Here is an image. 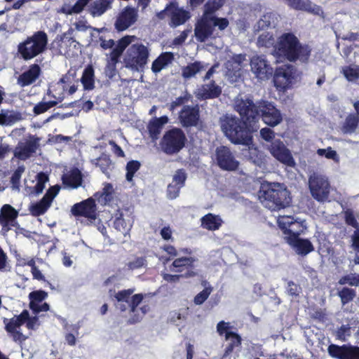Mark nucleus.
Instances as JSON below:
<instances>
[{
	"label": "nucleus",
	"instance_id": "b1692460",
	"mask_svg": "<svg viewBox=\"0 0 359 359\" xmlns=\"http://www.w3.org/2000/svg\"><path fill=\"white\" fill-rule=\"evenodd\" d=\"M32 140H27L25 143L20 142L14 149V156L19 160L26 161L29 158L39 146L40 139L32 136Z\"/></svg>",
	"mask_w": 359,
	"mask_h": 359
},
{
	"label": "nucleus",
	"instance_id": "e433bc0d",
	"mask_svg": "<svg viewBox=\"0 0 359 359\" xmlns=\"http://www.w3.org/2000/svg\"><path fill=\"white\" fill-rule=\"evenodd\" d=\"M114 189L110 183H106L101 191L94 194L93 197L95 201L103 205L109 203L113 199Z\"/></svg>",
	"mask_w": 359,
	"mask_h": 359
},
{
	"label": "nucleus",
	"instance_id": "69168bd1",
	"mask_svg": "<svg viewBox=\"0 0 359 359\" xmlns=\"http://www.w3.org/2000/svg\"><path fill=\"white\" fill-rule=\"evenodd\" d=\"M37 315L38 314H35L34 316L32 317L29 315V319L27 320V323L26 325V327L28 330H36L40 325L39 318Z\"/></svg>",
	"mask_w": 359,
	"mask_h": 359
},
{
	"label": "nucleus",
	"instance_id": "79ce46f5",
	"mask_svg": "<svg viewBox=\"0 0 359 359\" xmlns=\"http://www.w3.org/2000/svg\"><path fill=\"white\" fill-rule=\"evenodd\" d=\"M95 165L100 168L104 174L107 177H109V170H111L113 168V163L109 155L105 153H102L96 159Z\"/></svg>",
	"mask_w": 359,
	"mask_h": 359
},
{
	"label": "nucleus",
	"instance_id": "58836bf2",
	"mask_svg": "<svg viewBox=\"0 0 359 359\" xmlns=\"http://www.w3.org/2000/svg\"><path fill=\"white\" fill-rule=\"evenodd\" d=\"M222 223L219 216L208 213L201 218V226L208 230L215 231L219 229Z\"/></svg>",
	"mask_w": 359,
	"mask_h": 359
},
{
	"label": "nucleus",
	"instance_id": "6ab92c4d",
	"mask_svg": "<svg viewBox=\"0 0 359 359\" xmlns=\"http://www.w3.org/2000/svg\"><path fill=\"white\" fill-rule=\"evenodd\" d=\"M269 150L272 156L287 166L294 167L295 161L290 151L280 140L271 142Z\"/></svg>",
	"mask_w": 359,
	"mask_h": 359
},
{
	"label": "nucleus",
	"instance_id": "6e6d98bb",
	"mask_svg": "<svg viewBox=\"0 0 359 359\" xmlns=\"http://www.w3.org/2000/svg\"><path fill=\"white\" fill-rule=\"evenodd\" d=\"M344 219L347 225L351 226L356 229H359V224L351 210L348 209L345 211Z\"/></svg>",
	"mask_w": 359,
	"mask_h": 359
},
{
	"label": "nucleus",
	"instance_id": "39448f33",
	"mask_svg": "<svg viewBox=\"0 0 359 359\" xmlns=\"http://www.w3.org/2000/svg\"><path fill=\"white\" fill-rule=\"evenodd\" d=\"M229 25V21L226 18L208 17L202 15L201 19L195 24L194 35L199 42H205L210 38L214 33L215 28L224 31Z\"/></svg>",
	"mask_w": 359,
	"mask_h": 359
},
{
	"label": "nucleus",
	"instance_id": "9d476101",
	"mask_svg": "<svg viewBox=\"0 0 359 359\" xmlns=\"http://www.w3.org/2000/svg\"><path fill=\"white\" fill-rule=\"evenodd\" d=\"M28 319L29 311L26 309H24L19 315H15L11 319L4 318V329L13 341L22 343L27 339V337L18 329L22 325H27Z\"/></svg>",
	"mask_w": 359,
	"mask_h": 359
},
{
	"label": "nucleus",
	"instance_id": "09e8293b",
	"mask_svg": "<svg viewBox=\"0 0 359 359\" xmlns=\"http://www.w3.org/2000/svg\"><path fill=\"white\" fill-rule=\"evenodd\" d=\"M274 38L269 32L262 33L257 39V46L259 47L270 48L273 46Z\"/></svg>",
	"mask_w": 359,
	"mask_h": 359
},
{
	"label": "nucleus",
	"instance_id": "49530a36",
	"mask_svg": "<svg viewBox=\"0 0 359 359\" xmlns=\"http://www.w3.org/2000/svg\"><path fill=\"white\" fill-rule=\"evenodd\" d=\"M141 163L138 161L131 160L126 164V178L127 181L131 182L135 172L140 168Z\"/></svg>",
	"mask_w": 359,
	"mask_h": 359
},
{
	"label": "nucleus",
	"instance_id": "4be33fe9",
	"mask_svg": "<svg viewBox=\"0 0 359 359\" xmlns=\"http://www.w3.org/2000/svg\"><path fill=\"white\" fill-rule=\"evenodd\" d=\"M137 20V11L131 6L125 7L118 14L115 23V29L118 32L127 29Z\"/></svg>",
	"mask_w": 359,
	"mask_h": 359
},
{
	"label": "nucleus",
	"instance_id": "c03bdc74",
	"mask_svg": "<svg viewBox=\"0 0 359 359\" xmlns=\"http://www.w3.org/2000/svg\"><path fill=\"white\" fill-rule=\"evenodd\" d=\"M337 295L340 298L341 304L344 306L354 299L356 292L354 289L344 287L338 291Z\"/></svg>",
	"mask_w": 359,
	"mask_h": 359
},
{
	"label": "nucleus",
	"instance_id": "c85d7f7f",
	"mask_svg": "<svg viewBox=\"0 0 359 359\" xmlns=\"http://www.w3.org/2000/svg\"><path fill=\"white\" fill-rule=\"evenodd\" d=\"M62 184L71 189H77L82 185L83 175L76 168H72L62 177Z\"/></svg>",
	"mask_w": 359,
	"mask_h": 359
},
{
	"label": "nucleus",
	"instance_id": "7c9ffc66",
	"mask_svg": "<svg viewBox=\"0 0 359 359\" xmlns=\"http://www.w3.org/2000/svg\"><path fill=\"white\" fill-rule=\"evenodd\" d=\"M290 246L295 249L298 255L306 256L314 250L312 243L306 238L299 237L287 242Z\"/></svg>",
	"mask_w": 359,
	"mask_h": 359
},
{
	"label": "nucleus",
	"instance_id": "4468645a",
	"mask_svg": "<svg viewBox=\"0 0 359 359\" xmlns=\"http://www.w3.org/2000/svg\"><path fill=\"white\" fill-rule=\"evenodd\" d=\"M71 212L74 217H84L90 222H94L98 217L95 199L90 197L75 203L71 208Z\"/></svg>",
	"mask_w": 359,
	"mask_h": 359
},
{
	"label": "nucleus",
	"instance_id": "f257e3e1",
	"mask_svg": "<svg viewBox=\"0 0 359 359\" xmlns=\"http://www.w3.org/2000/svg\"><path fill=\"white\" fill-rule=\"evenodd\" d=\"M274 55L290 62L299 61L302 64L309 62L312 48L307 43L300 42L292 32L282 34L273 46Z\"/></svg>",
	"mask_w": 359,
	"mask_h": 359
},
{
	"label": "nucleus",
	"instance_id": "338daca9",
	"mask_svg": "<svg viewBox=\"0 0 359 359\" xmlns=\"http://www.w3.org/2000/svg\"><path fill=\"white\" fill-rule=\"evenodd\" d=\"M260 135L263 140L269 142L274 138L275 133L271 128H264L260 130Z\"/></svg>",
	"mask_w": 359,
	"mask_h": 359
},
{
	"label": "nucleus",
	"instance_id": "052dcab7",
	"mask_svg": "<svg viewBox=\"0 0 359 359\" xmlns=\"http://www.w3.org/2000/svg\"><path fill=\"white\" fill-rule=\"evenodd\" d=\"M143 298L144 297L142 294H135L132 296L130 300H129L130 312L135 313L136 311L137 306L142 302Z\"/></svg>",
	"mask_w": 359,
	"mask_h": 359
},
{
	"label": "nucleus",
	"instance_id": "20e7f679",
	"mask_svg": "<svg viewBox=\"0 0 359 359\" xmlns=\"http://www.w3.org/2000/svg\"><path fill=\"white\" fill-rule=\"evenodd\" d=\"M48 43L47 34L44 31H36L19 43L18 54L25 61L32 60L47 50Z\"/></svg>",
	"mask_w": 359,
	"mask_h": 359
},
{
	"label": "nucleus",
	"instance_id": "e2e57ef3",
	"mask_svg": "<svg viewBox=\"0 0 359 359\" xmlns=\"http://www.w3.org/2000/svg\"><path fill=\"white\" fill-rule=\"evenodd\" d=\"M211 290L208 288H205L198 294H197L194 297V303L197 305L202 304L209 297L210 294Z\"/></svg>",
	"mask_w": 359,
	"mask_h": 359
},
{
	"label": "nucleus",
	"instance_id": "37998d69",
	"mask_svg": "<svg viewBox=\"0 0 359 359\" xmlns=\"http://www.w3.org/2000/svg\"><path fill=\"white\" fill-rule=\"evenodd\" d=\"M114 228L121 232L123 234L126 235L131 228V224L127 223L123 217V213L120 211V210H117L116 213V218L114 221Z\"/></svg>",
	"mask_w": 359,
	"mask_h": 359
},
{
	"label": "nucleus",
	"instance_id": "774afa93",
	"mask_svg": "<svg viewBox=\"0 0 359 359\" xmlns=\"http://www.w3.org/2000/svg\"><path fill=\"white\" fill-rule=\"evenodd\" d=\"M287 291L291 296L297 297L299 294L301 287L293 281H289L287 284Z\"/></svg>",
	"mask_w": 359,
	"mask_h": 359
},
{
	"label": "nucleus",
	"instance_id": "5701e85b",
	"mask_svg": "<svg viewBox=\"0 0 359 359\" xmlns=\"http://www.w3.org/2000/svg\"><path fill=\"white\" fill-rule=\"evenodd\" d=\"M179 119L184 128L196 126L200 121V109L198 105L183 107L179 114Z\"/></svg>",
	"mask_w": 359,
	"mask_h": 359
},
{
	"label": "nucleus",
	"instance_id": "a18cd8bd",
	"mask_svg": "<svg viewBox=\"0 0 359 359\" xmlns=\"http://www.w3.org/2000/svg\"><path fill=\"white\" fill-rule=\"evenodd\" d=\"M25 170L24 165H19L12 174L10 182L13 190H20L21 177Z\"/></svg>",
	"mask_w": 359,
	"mask_h": 359
},
{
	"label": "nucleus",
	"instance_id": "f03ea898",
	"mask_svg": "<svg viewBox=\"0 0 359 359\" xmlns=\"http://www.w3.org/2000/svg\"><path fill=\"white\" fill-rule=\"evenodd\" d=\"M259 198L264 207L271 211L285 208L292 201L290 191L283 184L278 182L262 183Z\"/></svg>",
	"mask_w": 359,
	"mask_h": 359
},
{
	"label": "nucleus",
	"instance_id": "aec40b11",
	"mask_svg": "<svg viewBox=\"0 0 359 359\" xmlns=\"http://www.w3.org/2000/svg\"><path fill=\"white\" fill-rule=\"evenodd\" d=\"M19 212L10 204H4L0 210V225L2 230L9 231L12 227L19 226L17 219Z\"/></svg>",
	"mask_w": 359,
	"mask_h": 359
},
{
	"label": "nucleus",
	"instance_id": "1a4fd4ad",
	"mask_svg": "<svg viewBox=\"0 0 359 359\" xmlns=\"http://www.w3.org/2000/svg\"><path fill=\"white\" fill-rule=\"evenodd\" d=\"M309 188L311 196L318 202L324 203L329 198L331 185L325 176L313 173L309 177Z\"/></svg>",
	"mask_w": 359,
	"mask_h": 359
},
{
	"label": "nucleus",
	"instance_id": "2eb2a0df",
	"mask_svg": "<svg viewBox=\"0 0 359 359\" xmlns=\"http://www.w3.org/2000/svg\"><path fill=\"white\" fill-rule=\"evenodd\" d=\"M259 107V119L262 118L266 125L274 127L283 121L280 110L273 103L267 100H260Z\"/></svg>",
	"mask_w": 359,
	"mask_h": 359
},
{
	"label": "nucleus",
	"instance_id": "de8ad7c7",
	"mask_svg": "<svg viewBox=\"0 0 359 359\" xmlns=\"http://www.w3.org/2000/svg\"><path fill=\"white\" fill-rule=\"evenodd\" d=\"M338 283L341 285L348 284L351 286H359V274L350 273L343 276L339 278Z\"/></svg>",
	"mask_w": 359,
	"mask_h": 359
},
{
	"label": "nucleus",
	"instance_id": "412c9836",
	"mask_svg": "<svg viewBox=\"0 0 359 359\" xmlns=\"http://www.w3.org/2000/svg\"><path fill=\"white\" fill-rule=\"evenodd\" d=\"M196 259L193 257H182L175 259L170 269L176 273H181L184 278L194 277L196 275L194 271Z\"/></svg>",
	"mask_w": 359,
	"mask_h": 359
},
{
	"label": "nucleus",
	"instance_id": "a19ab883",
	"mask_svg": "<svg viewBox=\"0 0 359 359\" xmlns=\"http://www.w3.org/2000/svg\"><path fill=\"white\" fill-rule=\"evenodd\" d=\"M50 205L43 198L38 202L32 203L29 207L30 215L33 217H39L44 215Z\"/></svg>",
	"mask_w": 359,
	"mask_h": 359
},
{
	"label": "nucleus",
	"instance_id": "680f3d73",
	"mask_svg": "<svg viewBox=\"0 0 359 359\" xmlns=\"http://www.w3.org/2000/svg\"><path fill=\"white\" fill-rule=\"evenodd\" d=\"M231 329L230 323L224 320L219 321L217 325V332L220 336L224 335L226 337V333L233 332L230 330Z\"/></svg>",
	"mask_w": 359,
	"mask_h": 359
},
{
	"label": "nucleus",
	"instance_id": "f3484780",
	"mask_svg": "<svg viewBox=\"0 0 359 359\" xmlns=\"http://www.w3.org/2000/svg\"><path fill=\"white\" fill-rule=\"evenodd\" d=\"M327 352L335 359H359V346H357L332 344L328 346Z\"/></svg>",
	"mask_w": 359,
	"mask_h": 359
},
{
	"label": "nucleus",
	"instance_id": "c9c22d12",
	"mask_svg": "<svg viewBox=\"0 0 359 359\" xmlns=\"http://www.w3.org/2000/svg\"><path fill=\"white\" fill-rule=\"evenodd\" d=\"M226 0H207L203 4V15L208 17H217L215 13L225 5Z\"/></svg>",
	"mask_w": 359,
	"mask_h": 359
},
{
	"label": "nucleus",
	"instance_id": "7ed1b4c3",
	"mask_svg": "<svg viewBox=\"0 0 359 359\" xmlns=\"http://www.w3.org/2000/svg\"><path fill=\"white\" fill-rule=\"evenodd\" d=\"M222 130L234 144L250 145L252 142V133L255 131L240 118L225 114L219 120Z\"/></svg>",
	"mask_w": 359,
	"mask_h": 359
},
{
	"label": "nucleus",
	"instance_id": "bf43d9fd",
	"mask_svg": "<svg viewBox=\"0 0 359 359\" xmlns=\"http://www.w3.org/2000/svg\"><path fill=\"white\" fill-rule=\"evenodd\" d=\"M133 38L134 36H125L122 37L118 40L115 48L123 53L124 50L131 43Z\"/></svg>",
	"mask_w": 359,
	"mask_h": 359
},
{
	"label": "nucleus",
	"instance_id": "c756f323",
	"mask_svg": "<svg viewBox=\"0 0 359 359\" xmlns=\"http://www.w3.org/2000/svg\"><path fill=\"white\" fill-rule=\"evenodd\" d=\"M168 121L169 119L167 116H162L159 118H154L149 122L147 129L149 136L153 140L158 139L163 126L166 124Z\"/></svg>",
	"mask_w": 359,
	"mask_h": 359
},
{
	"label": "nucleus",
	"instance_id": "13d9d810",
	"mask_svg": "<svg viewBox=\"0 0 359 359\" xmlns=\"http://www.w3.org/2000/svg\"><path fill=\"white\" fill-rule=\"evenodd\" d=\"M181 189L182 187L173 183L169 184L167 187V197L170 200L175 199L179 196Z\"/></svg>",
	"mask_w": 359,
	"mask_h": 359
},
{
	"label": "nucleus",
	"instance_id": "bb28decb",
	"mask_svg": "<svg viewBox=\"0 0 359 359\" xmlns=\"http://www.w3.org/2000/svg\"><path fill=\"white\" fill-rule=\"evenodd\" d=\"M222 88L214 80L205 84L198 89L197 97L201 100H212L219 97L222 94Z\"/></svg>",
	"mask_w": 359,
	"mask_h": 359
},
{
	"label": "nucleus",
	"instance_id": "a878e982",
	"mask_svg": "<svg viewBox=\"0 0 359 359\" xmlns=\"http://www.w3.org/2000/svg\"><path fill=\"white\" fill-rule=\"evenodd\" d=\"M171 6L169 22L170 27L175 28L182 25L191 18V13L182 7H179L177 3L171 2Z\"/></svg>",
	"mask_w": 359,
	"mask_h": 359
},
{
	"label": "nucleus",
	"instance_id": "a211bd4d",
	"mask_svg": "<svg viewBox=\"0 0 359 359\" xmlns=\"http://www.w3.org/2000/svg\"><path fill=\"white\" fill-rule=\"evenodd\" d=\"M250 65L253 74L259 79H268L273 74V69L264 55H254Z\"/></svg>",
	"mask_w": 359,
	"mask_h": 359
},
{
	"label": "nucleus",
	"instance_id": "72a5a7b5",
	"mask_svg": "<svg viewBox=\"0 0 359 359\" xmlns=\"http://www.w3.org/2000/svg\"><path fill=\"white\" fill-rule=\"evenodd\" d=\"M174 59V55L171 52L162 53L156 60H154L151 65V70L154 73L156 74L160 72Z\"/></svg>",
	"mask_w": 359,
	"mask_h": 359
},
{
	"label": "nucleus",
	"instance_id": "6e6552de",
	"mask_svg": "<svg viewBox=\"0 0 359 359\" xmlns=\"http://www.w3.org/2000/svg\"><path fill=\"white\" fill-rule=\"evenodd\" d=\"M235 109L239 114L240 118L256 132L259 122V102L255 104L250 99L238 100L235 104Z\"/></svg>",
	"mask_w": 359,
	"mask_h": 359
},
{
	"label": "nucleus",
	"instance_id": "0eeeda50",
	"mask_svg": "<svg viewBox=\"0 0 359 359\" xmlns=\"http://www.w3.org/2000/svg\"><path fill=\"white\" fill-rule=\"evenodd\" d=\"M187 137L181 128H173L167 130L163 135L160 146L162 151L172 155L180 152L185 146Z\"/></svg>",
	"mask_w": 359,
	"mask_h": 359
},
{
	"label": "nucleus",
	"instance_id": "8fccbe9b",
	"mask_svg": "<svg viewBox=\"0 0 359 359\" xmlns=\"http://www.w3.org/2000/svg\"><path fill=\"white\" fill-rule=\"evenodd\" d=\"M187 178V175L185 170L183 168L177 169L172 177V183L182 188L185 185Z\"/></svg>",
	"mask_w": 359,
	"mask_h": 359
},
{
	"label": "nucleus",
	"instance_id": "5fc2aeb1",
	"mask_svg": "<svg viewBox=\"0 0 359 359\" xmlns=\"http://www.w3.org/2000/svg\"><path fill=\"white\" fill-rule=\"evenodd\" d=\"M60 189V187L59 185L52 186L46 191V193L42 198L51 205L53 199L59 193Z\"/></svg>",
	"mask_w": 359,
	"mask_h": 359
},
{
	"label": "nucleus",
	"instance_id": "603ef678",
	"mask_svg": "<svg viewBox=\"0 0 359 359\" xmlns=\"http://www.w3.org/2000/svg\"><path fill=\"white\" fill-rule=\"evenodd\" d=\"M133 292L134 289L122 290L115 294L114 298L118 302L129 303L130 296Z\"/></svg>",
	"mask_w": 359,
	"mask_h": 359
},
{
	"label": "nucleus",
	"instance_id": "ea45409f",
	"mask_svg": "<svg viewBox=\"0 0 359 359\" xmlns=\"http://www.w3.org/2000/svg\"><path fill=\"white\" fill-rule=\"evenodd\" d=\"M359 125V116L358 114H349L341 127L344 134H351L355 131Z\"/></svg>",
	"mask_w": 359,
	"mask_h": 359
},
{
	"label": "nucleus",
	"instance_id": "dca6fc26",
	"mask_svg": "<svg viewBox=\"0 0 359 359\" xmlns=\"http://www.w3.org/2000/svg\"><path fill=\"white\" fill-rule=\"evenodd\" d=\"M69 76L67 74L63 75L55 86L54 90H56L57 88H60V86L62 92L58 94L57 100H50L48 102L41 101L37 103L33 108V112L35 115L41 114L47 111H48L50 108L55 107L58 102H61L65 97L64 92L67 90V87L65 85L69 82Z\"/></svg>",
	"mask_w": 359,
	"mask_h": 359
},
{
	"label": "nucleus",
	"instance_id": "0e129e2a",
	"mask_svg": "<svg viewBox=\"0 0 359 359\" xmlns=\"http://www.w3.org/2000/svg\"><path fill=\"white\" fill-rule=\"evenodd\" d=\"M104 74L109 80H113L118 74L116 65L107 63L104 68Z\"/></svg>",
	"mask_w": 359,
	"mask_h": 359
},
{
	"label": "nucleus",
	"instance_id": "473e14b6",
	"mask_svg": "<svg viewBox=\"0 0 359 359\" xmlns=\"http://www.w3.org/2000/svg\"><path fill=\"white\" fill-rule=\"evenodd\" d=\"M225 339L228 341V344L224 348V358L230 355L236 348H240L242 344V338L236 332L226 333Z\"/></svg>",
	"mask_w": 359,
	"mask_h": 359
},
{
	"label": "nucleus",
	"instance_id": "f8f14e48",
	"mask_svg": "<svg viewBox=\"0 0 359 359\" xmlns=\"http://www.w3.org/2000/svg\"><path fill=\"white\" fill-rule=\"evenodd\" d=\"M278 224L286 242L294 239V237H299L304 229L303 222L298 221L292 216H280L278 219Z\"/></svg>",
	"mask_w": 359,
	"mask_h": 359
},
{
	"label": "nucleus",
	"instance_id": "2f4dec72",
	"mask_svg": "<svg viewBox=\"0 0 359 359\" xmlns=\"http://www.w3.org/2000/svg\"><path fill=\"white\" fill-rule=\"evenodd\" d=\"M208 66V64H205L201 61H195L189 63L187 66L182 68V76L184 79L188 80L195 76L198 73L205 70Z\"/></svg>",
	"mask_w": 359,
	"mask_h": 359
},
{
	"label": "nucleus",
	"instance_id": "864d4df0",
	"mask_svg": "<svg viewBox=\"0 0 359 359\" xmlns=\"http://www.w3.org/2000/svg\"><path fill=\"white\" fill-rule=\"evenodd\" d=\"M317 154L320 156H325L327 159H332L336 162L339 161V156L336 151L333 150L331 147L327 149H318Z\"/></svg>",
	"mask_w": 359,
	"mask_h": 359
},
{
	"label": "nucleus",
	"instance_id": "4d7b16f0",
	"mask_svg": "<svg viewBox=\"0 0 359 359\" xmlns=\"http://www.w3.org/2000/svg\"><path fill=\"white\" fill-rule=\"evenodd\" d=\"M147 265V260L144 257H136L133 261L127 264L129 270H135Z\"/></svg>",
	"mask_w": 359,
	"mask_h": 359
},
{
	"label": "nucleus",
	"instance_id": "cd10ccee",
	"mask_svg": "<svg viewBox=\"0 0 359 359\" xmlns=\"http://www.w3.org/2000/svg\"><path fill=\"white\" fill-rule=\"evenodd\" d=\"M41 68L39 65L33 64L26 72L21 74L18 79V83L21 87L32 84L39 76Z\"/></svg>",
	"mask_w": 359,
	"mask_h": 359
},
{
	"label": "nucleus",
	"instance_id": "ddd939ff",
	"mask_svg": "<svg viewBox=\"0 0 359 359\" xmlns=\"http://www.w3.org/2000/svg\"><path fill=\"white\" fill-rule=\"evenodd\" d=\"M215 161L217 165L222 170L235 171L239 167V162L236 160L231 149L226 146H219L215 149Z\"/></svg>",
	"mask_w": 359,
	"mask_h": 359
},
{
	"label": "nucleus",
	"instance_id": "423d86ee",
	"mask_svg": "<svg viewBox=\"0 0 359 359\" xmlns=\"http://www.w3.org/2000/svg\"><path fill=\"white\" fill-rule=\"evenodd\" d=\"M149 56V49L144 44H132L128 48L125 54L124 66L133 72H143L148 62Z\"/></svg>",
	"mask_w": 359,
	"mask_h": 359
},
{
	"label": "nucleus",
	"instance_id": "393cba45",
	"mask_svg": "<svg viewBox=\"0 0 359 359\" xmlns=\"http://www.w3.org/2000/svg\"><path fill=\"white\" fill-rule=\"evenodd\" d=\"M47 297L48 292L42 290H34L29 294V307L34 314H39L41 311H48L50 309V306L46 302L39 304Z\"/></svg>",
	"mask_w": 359,
	"mask_h": 359
},
{
	"label": "nucleus",
	"instance_id": "4c0bfd02",
	"mask_svg": "<svg viewBox=\"0 0 359 359\" xmlns=\"http://www.w3.org/2000/svg\"><path fill=\"white\" fill-rule=\"evenodd\" d=\"M81 82L84 90H91L95 88V72L92 65H88L83 70Z\"/></svg>",
	"mask_w": 359,
	"mask_h": 359
},
{
	"label": "nucleus",
	"instance_id": "9b49d317",
	"mask_svg": "<svg viewBox=\"0 0 359 359\" xmlns=\"http://www.w3.org/2000/svg\"><path fill=\"white\" fill-rule=\"evenodd\" d=\"M297 76V69L292 65L278 67L274 75V84L279 90L285 91L292 87Z\"/></svg>",
	"mask_w": 359,
	"mask_h": 359
},
{
	"label": "nucleus",
	"instance_id": "f704fd0d",
	"mask_svg": "<svg viewBox=\"0 0 359 359\" xmlns=\"http://www.w3.org/2000/svg\"><path fill=\"white\" fill-rule=\"evenodd\" d=\"M290 7L297 11H303L314 14H318L320 10V6L313 4L310 0H292Z\"/></svg>",
	"mask_w": 359,
	"mask_h": 359
},
{
	"label": "nucleus",
	"instance_id": "3c124183",
	"mask_svg": "<svg viewBox=\"0 0 359 359\" xmlns=\"http://www.w3.org/2000/svg\"><path fill=\"white\" fill-rule=\"evenodd\" d=\"M343 74L348 81H353L359 79V67L346 66L343 69Z\"/></svg>",
	"mask_w": 359,
	"mask_h": 359
}]
</instances>
